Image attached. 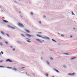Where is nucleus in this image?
Returning a JSON list of instances; mask_svg holds the SVG:
<instances>
[{
	"instance_id": "obj_1",
	"label": "nucleus",
	"mask_w": 77,
	"mask_h": 77,
	"mask_svg": "<svg viewBox=\"0 0 77 77\" xmlns=\"http://www.w3.org/2000/svg\"><path fill=\"white\" fill-rule=\"evenodd\" d=\"M18 25L20 27H24V25H23V24L20 23H19L18 24Z\"/></svg>"
},
{
	"instance_id": "obj_2",
	"label": "nucleus",
	"mask_w": 77,
	"mask_h": 77,
	"mask_svg": "<svg viewBox=\"0 0 77 77\" xmlns=\"http://www.w3.org/2000/svg\"><path fill=\"white\" fill-rule=\"evenodd\" d=\"M25 35L27 36H28V37H32H32L34 36V35H32L28 34H26Z\"/></svg>"
},
{
	"instance_id": "obj_3",
	"label": "nucleus",
	"mask_w": 77,
	"mask_h": 77,
	"mask_svg": "<svg viewBox=\"0 0 77 77\" xmlns=\"http://www.w3.org/2000/svg\"><path fill=\"white\" fill-rule=\"evenodd\" d=\"M8 27H9L10 29H12L13 30L15 29V28L11 26L10 25H8Z\"/></svg>"
},
{
	"instance_id": "obj_4",
	"label": "nucleus",
	"mask_w": 77,
	"mask_h": 77,
	"mask_svg": "<svg viewBox=\"0 0 77 77\" xmlns=\"http://www.w3.org/2000/svg\"><path fill=\"white\" fill-rule=\"evenodd\" d=\"M5 62H13V61L10 60V59H7L5 61Z\"/></svg>"
},
{
	"instance_id": "obj_5",
	"label": "nucleus",
	"mask_w": 77,
	"mask_h": 77,
	"mask_svg": "<svg viewBox=\"0 0 77 77\" xmlns=\"http://www.w3.org/2000/svg\"><path fill=\"white\" fill-rule=\"evenodd\" d=\"M25 30L26 31V32H27L28 33H30V31L28 29H25Z\"/></svg>"
},
{
	"instance_id": "obj_6",
	"label": "nucleus",
	"mask_w": 77,
	"mask_h": 77,
	"mask_svg": "<svg viewBox=\"0 0 77 77\" xmlns=\"http://www.w3.org/2000/svg\"><path fill=\"white\" fill-rule=\"evenodd\" d=\"M75 74V73L74 72L72 73H69L68 74V75H74V74Z\"/></svg>"
},
{
	"instance_id": "obj_7",
	"label": "nucleus",
	"mask_w": 77,
	"mask_h": 77,
	"mask_svg": "<svg viewBox=\"0 0 77 77\" xmlns=\"http://www.w3.org/2000/svg\"><path fill=\"white\" fill-rule=\"evenodd\" d=\"M36 41H38V42H39L40 43H42V42L39 39H36Z\"/></svg>"
},
{
	"instance_id": "obj_8",
	"label": "nucleus",
	"mask_w": 77,
	"mask_h": 77,
	"mask_svg": "<svg viewBox=\"0 0 77 77\" xmlns=\"http://www.w3.org/2000/svg\"><path fill=\"white\" fill-rule=\"evenodd\" d=\"M3 21L4 23H9V22L6 20H3Z\"/></svg>"
},
{
	"instance_id": "obj_9",
	"label": "nucleus",
	"mask_w": 77,
	"mask_h": 77,
	"mask_svg": "<svg viewBox=\"0 0 77 77\" xmlns=\"http://www.w3.org/2000/svg\"><path fill=\"white\" fill-rule=\"evenodd\" d=\"M53 70L54 71H56V72H59V71L57 69H55V68H54L53 69Z\"/></svg>"
},
{
	"instance_id": "obj_10",
	"label": "nucleus",
	"mask_w": 77,
	"mask_h": 77,
	"mask_svg": "<svg viewBox=\"0 0 77 77\" xmlns=\"http://www.w3.org/2000/svg\"><path fill=\"white\" fill-rule=\"evenodd\" d=\"M45 39H48V40H50V38L47 36H45Z\"/></svg>"
},
{
	"instance_id": "obj_11",
	"label": "nucleus",
	"mask_w": 77,
	"mask_h": 77,
	"mask_svg": "<svg viewBox=\"0 0 77 77\" xmlns=\"http://www.w3.org/2000/svg\"><path fill=\"white\" fill-rule=\"evenodd\" d=\"M1 33L3 35H5V34L4 33V32L3 31H1Z\"/></svg>"
},
{
	"instance_id": "obj_12",
	"label": "nucleus",
	"mask_w": 77,
	"mask_h": 77,
	"mask_svg": "<svg viewBox=\"0 0 77 77\" xmlns=\"http://www.w3.org/2000/svg\"><path fill=\"white\" fill-rule=\"evenodd\" d=\"M77 57H73V58H72L71 59V60H74V59H75V58H76Z\"/></svg>"
},
{
	"instance_id": "obj_13",
	"label": "nucleus",
	"mask_w": 77,
	"mask_h": 77,
	"mask_svg": "<svg viewBox=\"0 0 77 77\" xmlns=\"http://www.w3.org/2000/svg\"><path fill=\"white\" fill-rule=\"evenodd\" d=\"M48 65H50V63H49V62L48 61H46Z\"/></svg>"
},
{
	"instance_id": "obj_14",
	"label": "nucleus",
	"mask_w": 77,
	"mask_h": 77,
	"mask_svg": "<svg viewBox=\"0 0 77 77\" xmlns=\"http://www.w3.org/2000/svg\"><path fill=\"white\" fill-rule=\"evenodd\" d=\"M3 43H2V42H0V45L1 46H3Z\"/></svg>"
},
{
	"instance_id": "obj_15",
	"label": "nucleus",
	"mask_w": 77,
	"mask_h": 77,
	"mask_svg": "<svg viewBox=\"0 0 77 77\" xmlns=\"http://www.w3.org/2000/svg\"><path fill=\"white\" fill-rule=\"evenodd\" d=\"M26 41H27L28 42H29V43H30V42H31V41L29 40H26Z\"/></svg>"
},
{
	"instance_id": "obj_16",
	"label": "nucleus",
	"mask_w": 77,
	"mask_h": 77,
	"mask_svg": "<svg viewBox=\"0 0 77 77\" xmlns=\"http://www.w3.org/2000/svg\"><path fill=\"white\" fill-rule=\"evenodd\" d=\"M37 36H38V37H39L40 38L42 37V36L38 35V34L37 35Z\"/></svg>"
},
{
	"instance_id": "obj_17",
	"label": "nucleus",
	"mask_w": 77,
	"mask_h": 77,
	"mask_svg": "<svg viewBox=\"0 0 77 77\" xmlns=\"http://www.w3.org/2000/svg\"><path fill=\"white\" fill-rule=\"evenodd\" d=\"M52 41H53V42H56V40L53 39H52Z\"/></svg>"
},
{
	"instance_id": "obj_18",
	"label": "nucleus",
	"mask_w": 77,
	"mask_h": 77,
	"mask_svg": "<svg viewBox=\"0 0 77 77\" xmlns=\"http://www.w3.org/2000/svg\"><path fill=\"white\" fill-rule=\"evenodd\" d=\"M7 68H8V69H12V67H7Z\"/></svg>"
},
{
	"instance_id": "obj_19",
	"label": "nucleus",
	"mask_w": 77,
	"mask_h": 77,
	"mask_svg": "<svg viewBox=\"0 0 77 77\" xmlns=\"http://www.w3.org/2000/svg\"><path fill=\"white\" fill-rule=\"evenodd\" d=\"M21 35L22 36H23V37H24V38H26V36H25L24 35L21 34Z\"/></svg>"
},
{
	"instance_id": "obj_20",
	"label": "nucleus",
	"mask_w": 77,
	"mask_h": 77,
	"mask_svg": "<svg viewBox=\"0 0 77 77\" xmlns=\"http://www.w3.org/2000/svg\"><path fill=\"white\" fill-rule=\"evenodd\" d=\"M5 43L6 45H8V42L7 41H5Z\"/></svg>"
},
{
	"instance_id": "obj_21",
	"label": "nucleus",
	"mask_w": 77,
	"mask_h": 77,
	"mask_svg": "<svg viewBox=\"0 0 77 77\" xmlns=\"http://www.w3.org/2000/svg\"><path fill=\"white\" fill-rule=\"evenodd\" d=\"M63 67L64 68H66V66L65 65H63Z\"/></svg>"
},
{
	"instance_id": "obj_22",
	"label": "nucleus",
	"mask_w": 77,
	"mask_h": 77,
	"mask_svg": "<svg viewBox=\"0 0 77 77\" xmlns=\"http://www.w3.org/2000/svg\"><path fill=\"white\" fill-rule=\"evenodd\" d=\"M45 75L47 77H48V73H46Z\"/></svg>"
},
{
	"instance_id": "obj_23",
	"label": "nucleus",
	"mask_w": 77,
	"mask_h": 77,
	"mask_svg": "<svg viewBox=\"0 0 77 77\" xmlns=\"http://www.w3.org/2000/svg\"><path fill=\"white\" fill-rule=\"evenodd\" d=\"M0 68H5V66H0Z\"/></svg>"
},
{
	"instance_id": "obj_24",
	"label": "nucleus",
	"mask_w": 77,
	"mask_h": 77,
	"mask_svg": "<svg viewBox=\"0 0 77 77\" xmlns=\"http://www.w3.org/2000/svg\"><path fill=\"white\" fill-rule=\"evenodd\" d=\"M27 39H28V40H29L30 41V40H31V39H30L29 38H26V40H27Z\"/></svg>"
},
{
	"instance_id": "obj_25",
	"label": "nucleus",
	"mask_w": 77,
	"mask_h": 77,
	"mask_svg": "<svg viewBox=\"0 0 77 77\" xmlns=\"http://www.w3.org/2000/svg\"><path fill=\"white\" fill-rule=\"evenodd\" d=\"M41 38H43V39H45V36L44 37H41Z\"/></svg>"
},
{
	"instance_id": "obj_26",
	"label": "nucleus",
	"mask_w": 77,
	"mask_h": 77,
	"mask_svg": "<svg viewBox=\"0 0 77 77\" xmlns=\"http://www.w3.org/2000/svg\"><path fill=\"white\" fill-rule=\"evenodd\" d=\"M13 70H15V71H17V69H15V68H14L13 69Z\"/></svg>"
},
{
	"instance_id": "obj_27",
	"label": "nucleus",
	"mask_w": 77,
	"mask_h": 77,
	"mask_svg": "<svg viewBox=\"0 0 77 77\" xmlns=\"http://www.w3.org/2000/svg\"><path fill=\"white\" fill-rule=\"evenodd\" d=\"M6 35H7L8 36V37H10V36H9V34H8L7 33L6 34Z\"/></svg>"
},
{
	"instance_id": "obj_28",
	"label": "nucleus",
	"mask_w": 77,
	"mask_h": 77,
	"mask_svg": "<svg viewBox=\"0 0 77 77\" xmlns=\"http://www.w3.org/2000/svg\"><path fill=\"white\" fill-rule=\"evenodd\" d=\"M17 42H18V44H21V42H19L18 41H17Z\"/></svg>"
},
{
	"instance_id": "obj_29",
	"label": "nucleus",
	"mask_w": 77,
	"mask_h": 77,
	"mask_svg": "<svg viewBox=\"0 0 77 77\" xmlns=\"http://www.w3.org/2000/svg\"><path fill=\"white\" fill-rule=\"evenodd\" d=\"M65 54H66V55H69V54H68V53H64Z\"/></svg>"
},
{
	"instance_id": "obj_30",
	"label": "nucleus",
	"mask_w": 77,
	"mask_h": 77,
	"mask_svg": "<svg viewBox=\"0 0 77 77\" xmlns=\"http://www.w3.org/2000/svg\"><path fill=\"white\" fill-rule=\"evenodd\" d=\"M2 62H3V60L0 61V63H2Z\"/></svg>"
},
{
	"instance_id": "obj_31",
	"label": "nucleus",
	"mask_w": 77,
	"mask_h": 77,
	"mask_svg": "<svg viewBox=\"0 0 77 77\" xmlns=\"http://www.w3.org/2000/svg\"><path fill=\"white\" fill-rule=\"evenodd\" d=\"M32 74L34 76V77H35V75L34 73H32Z\"/></svg>"
},
{
	"instance_id": "obj_32",
	"label": "nucleus",
	"mask_w": 77,
	"mask_h": 77,
	"mask_svg": "<svg viewBox=\"0 0 77 77\" xmlns=\"http://www.w3.org/2000/svg\"><path fill=\"white\" fill-rule=\"evenodd\" d=\"M50 59L51 60H53V58L52 57H51L50 58Z\"/></svg>"
},
{
	"instance_id": "obj_33",
	"label": "nucleus",
	"mask_w": 77,
	"mask_h": 77,
	"mask_svg": "<svg viewBox=\"0 0 77 77\" xmlns=\"http://www.w3.org/2000/svg\"><path fill=\"white\" fill-rule=\"evenodd\" d=\"M3 52L2 51H1V54H3Z\"/></svg>"
},
{
	"instance_id": "obj_34",
	"label": "nucleus",
	"mask_w": 77,
	"mask_h": 77,
	"mask_svg": "<svg viewBox=\"0 0 77 77\" xmlns=\"http://www.w3.org/2000/svg\"><path fill=\"white\" fill-rule=\"evenodd\" d=\"M13 51H15V48H13Z\"/></svg>"
},
{
	"instance_id": "obj_35",
	"label": "nucleus",
	"mask_w": 77,
	"mask_h": 77,
	"mask_svg": "<svg viewBox=\"0 0 77 77\" xmlns=\"http://www.w3.org/2000/svg\"><path fill=\"white\" fill-rule=\"evenodd\" d=\"M61 36H62V37H63V36H64V35H63V34H61Z\"/></svg>"
},
{
	"instance_id": "obj_36",
	"label": "nucleus",
	"mask_w": 77,
	"mask_h": 77,
	"mask_svg": "<svg viewBox=\"0 0 77 77\" xmlns=\"http://www.w3.org/2000/svg\"><path fill=\"white\" fill-rule=\"evenodd\" d=\"M72 15H75V14H74V13H72Z\"/></svg>"
},
{
	"instance_id": "obj_37",
	"label": "nucleus",
	"mask_w": 77,
	"mask_h": 77,
	"mask_svg": "<svg viewBox=\"0 0 77 77\" xmlns=\"http://www.w3.org/2000/svg\"><path fill=\"white\" fill-rule=\"evenodd\" d=\"M31 15H33V12H31Z\"/></svg>"
},
{
	"instance_id": "obj_38",
	"label": "nucleus",
	"mask_w": 77,
	"mask_h": 77,
	"mask_svg": "<svg viewBox=\"0 0 77 77\" xmlns=\"http://www.w3.org/2000/svg\"><path fill=\"white\" fill-rule=\"evenodd\" d=\"M24 68H25V67H22L21 68V69H24Z\"/></svg>"
},
{
	"instance_id": "obj_39",
	"label": "nucleus",
	"mask_w": 77,
	"mask_h": 77,
	"mask_svg": "<svg viewBox=\"0 0 77 77\" xmlns=\"http://www.w3.org/2000/svg\"><path fill=\"white\" fill-rule=\"evenodd\" d=\"M39 23L40 24H41V21H39Z\"/></svg>"
},
{
	"instance_id": "obj_40",
	"label": "nucleus",
	"mask_w": 77,
	"mask_h": 77,
	"mask_svg": "<svg viewBox=\"0 0 77 77\" xmlns=\"http://www.w3.org/2000/svg\"><path fill=\"white\" fill-rule=\"evenodd\" d=\"M44 18H46V16H44Z\"/></svg>"
},
{
	"instance_id": "obj_41",
	"label": "nucleus",
	"mask_w": 77,
	"mask_h": 77,
	"mask_svg": "<svg viewBox=\"0 0 77 77\" xmlns=\"http://www.w3.org/2000/svg\"><path fill=\"white\" fill-rule=\"evenodd\" d=\"M0 39H2V38L0 36Z\"/></svg>"
},
{
	"instance_id": "obj_42",
	"label": "nucleus",
	"mask_w": 77,
	"mask_h": 77,
	"mask_svg": "<svg viewBox=\"0 0 77 77\" xmlns=\"http://www.w3.org/2000/svg\"><path fill=\"white\" fill-rule=\"evenodd\" d=\"M72 36L71 35L70 37V38H72Z\"/></svg>"
},
{
	"instance_id": "obj_43",
	"label": "nucleus",
	"mask_w": 77,
	"mask_h": 77,
	"mask_svg": "<svg viewBox=\"0 0 77 77\" xmlns=\"http://www.w3.org/2000/svg\"><path fill=\"white\" fill-rule=\"evenodd\" d=\"M50 51H53V50H52V49H50Z\"/></svg>"
},
{
	"instance_id": "obj_44",
	"label": "nucleus",
	"mask_w": 77,
	"mask_h": 77,
	"mask_svg": "<svg viewBox=\"0 0 77 77\" xmlns=\"http://www.w3.org/2000/svg\"><path fill=\"white\" fill-rule=\"evenodd\" d=\"M38 33H39V34H40V33H42L41 32H38Z\"/></svg>"
},
{
	"instance_id": "obj_45",
	"label": "nucleus",
	"mask_w": 77,
	"mask_h": 77,
	"mask_svg": "<svg viewBox=\"0 0 77 77\" xmlns=\"http://www.w3.org/2000/svg\"><path fill=\"white\" fill-rule=\"evenodd\" d=\"M11 48H13V46H10Z\"/></svg>"
},
{
	"instance_id": "obj_46",
	"label": "nucleus",
	"mask_w": 77,
	"mask_h": 77,
	"mask_svg": "<svg viewBox=\"0 0 77 77\" xmlns=\"http://www.w3.org/2000/svg\"><path fill=\"white\" fill-rule=\"evenodd\" d=\"M73 29L74 30H75V28H74Z\"/></svg>"
},
{
	"instance_id": "obj_47",
	"label": "nucleus",
	"mask_w": 77,
	"mask_h": 77,
	"mask_svg": "<svg viewBox=\"0 0 77 77\" xmlns=\"http://www.w3.org/2000/svg\"><path fill=\"white\" fill-rule=\"evenodd\" d=\"M23 33H26V32H23Z\"/></svg>"
},
{
	"instance_id": "obj_48",
	"label": "nucleus",
	"mask_w": 77,
	"mask_h": 77,
	"mask_svg": "<svg viewBox=\"0 0 77 77\" xmlns=\"http://www.w3.org/2000/svg\"><path fill=\"white\" fill-rule=\"evenodd\" d=\"M42 41H43L44 42V40H42Z\"/></svg>"
},
{
	"instance_id": "obj_49",
	"label": "nucleus",
	"mask_w": 77,
	"mask_h": 77,
	"mask_svg": "<svg viewBox=\"0 0 77 77\" xmlns=\"http://www.w3.org/2000/svg\"><path fill=\"white\" fill-rule=\"evenodd\" d=\"M15 3H17V2L15 1H14Z\"/></svg>"
},
{
	"instance_id": "obj_50",
	"label": "nucleus",
	"mask_w": 77,
	"mask_h": 77,
	"mask_svg": "<svg viewBox=\"0 0 77 77\" xmlns=\"http://www.w3.org/2000/svg\"><path fill=\"white\" fill-rule=\"evenodd\" d=\"M41 60H42V57L41 58Z\"/></svg>"
},
{
	"instance_id": "obj_51",
	"label": "nucleus",
	"mask_w": 77,
	"mask_h": 77,
	"mask_svg": "<svg viewBox=\"0 0 77 77\" xmlns=\"http://www.w3.org/2000/svg\"><path fill=\"white\" fill-rule=\"evenodd\" d=\"M72 13H73V11H72Z\"/></svg>"
},
{
	"instance_id": "obj_52",
	"label": "nucleus",
	"mask_w": 77,
	"mask_h": 77,
	"mask_svg": "<svg viewBox=\"0 0 77 77\" xmlns=\"http://www.w3.org/2000/svg\"><path fill=\"white\" fill-rule=\"evenodd\" d=\"M20 17H21V18H22V15H21Z\"/></svg>"
},
{
	"instance_id": "obj_53",
	"label": "nucleus",
	"mask_w": 77,
	"mask_h": 77,
	"mask_svg": "<svg viewBox=\"0 0 77 77\" xmlns=\"http://www.w3.org/2000/svg\"><path fill=\"white\" fill-rule=\"evenodd\" d=\"M19 13H21V12L20 11Z\"/></svg>"
},
{
	"instance_id": "obj_54",
	"label": "nucleus",
	"mask_w": 77,
	"mask_h": 77,
	"mask_svg": "<svg viewBox=\"0 0 77 77\" xmlns=\"http://www.w3.org/2000/svg\"><path fill=\"white\" fill-rule=\"evenodd\" d=\"M1 54V53L0 52V55Z\"/></svg>"
},
{
	"instance_id": "obj_55",
	"label": "nucleus",
	"mask_w": 77,
	"mask_h": 77,
	"mask_svg": "<svg viewBox=\"0 0 77 77\" xmlns=\"http://www.w3.org/2000/svg\"><path fill=\"white\" fill-rule=\"evenodd\" d=\"M0 8H1V6H0Z\"/></svg>"
},
{
	"instance_id": "obj_56",
	"label": "nucleus",
	"mask_w": 77,
	"mask_h": 77,
	"mask_svg": "<svg viewBox=\"0 0 77 77\" xmlns=\"http://www.w3.org/2000/svg\"><path fill=\"white\" fill-rule=\"evenodd\" d=\"M26 74L27 75V73H26Z\"/></svg>"
},
{
	"instance_id": "obj_57",
	"label": "nucleus",
	"mask_w": 77,
	"mask_h": 77,
	"mask_svg": "<svg viewBox=\"0 0 77 77\" xmlns=\"http://www.w3.org/2000/svg\"><path fill=\"white\" fill-rule=\"evenodd\" d=\"M58 33V34H60V33Z\"/></svg>"
},
{
	"instance_id": "obj_58",
	"label": "nucleus",
	"mask_w": 77,
	"mask_h": 77,
	"mask_svg": "<svg viewBox=\"0 0 77 77\" xmlns=\"http://www.w3.org/2000/svg\"><path fill=\"white\" fill-rule=\"evenodd\" d=\"M19 0V1H20V0Z\"/></svg>"
}]
</instances>
